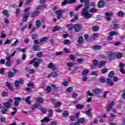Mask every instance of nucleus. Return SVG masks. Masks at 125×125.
<instances>
[{
    "instance_id": "f257e3e1",
    "label": "nucleus",
    "mask_w": 125,
    "mask_h": 125,
    "mask_svg": "<svg viewBox=\"0 0 125 125\" xmlns=\"http://www.w3.org/2000/svg\"><path fill=\"white\" fill-rule=\"evenodd\" d=\"M88 8H89V1L85 3V7L83 9L82 15L83 16L85 19H90L92 17V15L88 13Z\"/></svg>"
},
{
    "instance_id": "f03ea898",
    "label": "nucleus",
    "mask_w": 125,
    "mask_h": 125,
    "mask_svg": "<svg viewBox=\"0 0 125 125\" xmlns=\"http://www.w3.org/2000/svg\"><path fill=\"white\" fill-rule=\"evenodd\" d=\"M24 83V80L21 79L20 80H16L15 81L14 85L16 86L17 89H19L20 88V86L19 84H23Z\"/></svg>"
},
{
    "instance_id": "7ed1b4c3",
    "label": "nucleus",
    "mask_w": 125,
    "mask_h": 125,
    "mask_svg": "<svg viewBox=\"0 0 125 125\" xmlns=\"http://www.w3.org/2000/svg\"><path fill=\"white\" fill-rule=\"evenodd\" d=\"M107 3L104 0H101L98 3V7L99 8H103V7L106 6Z\"/></svg>"
},
{
    "instance_id": "20e7f679",
    "label": "nucleus",
    "mask_w": 125,
    "mask_h": 125,
    "mask_svg": "<svg viewBox=\"0 0 125 125\" xmlns=\"http://www.w3.org/2000/svg\"><path fill=\"white\" fill-rule=\"evenodd\" d=\"M74 30L75 32H80V31H82V29L83 28V26L79 24H75L74 25Z\"/></svg>"
},
{
    "instance_id": "39448f33",
    "label": "nucleus",
    "mask_w": 125,
    "mask_h": 125,
    "mask_svg": "<svg viewBox=\"0 0 125 125\" xmlns=\"http://www.w3.org/2000/svg\"><path fill=\"white\" fill-rule=\"evenodd\" d=\"M42 62V59H38L37 62H35L33 64L34 68H39L40 67V64Z\"/></svg>"
},
{
    "instance_id": "423d86ee",
    "label": "nucleus",
    "mask_w": 125,
    "mask_h": 125,
    "mask_svg": "<svg viewBox=\"0 0 125 125\" xmlns=\"http://www.w3.org/2000/svg\"><path fill=\"white\" fill-rule=\"evenodd\" d=\"M14 100H15L14 102V104L16 107H18L19 106L20 102L21 101V97H17L15 98Z\"/></svg>"
},
{
    "instance_id": "0eeeda50",
    "label": "nucleus",
    "mask_w": 125,
    "mask_h": 125,
    "mask_svg": "<svg viewBox=\"0 0 125 125\" xmlns=\"http://www.w3.org/2000/svg\"><path fill=\"white\" fill-rule=\"evenodd\" d=\"M114 105H115V102L112 101L109 103L108 106L106 107V111L107 112H109L113 107H114Z\"/></svg>"
},
{
    "instance_id": "6e6552de",
    "label": "nucleus",
    "mask_w": 125,
    "mask_h": 125,
    "mask_svg": "<svg viewBox=\"0 0 125 125\" xmlns=\"http://www.w3.org/2000/svg\"><path fill=\"white\" fill-rule=\"evenodd\" d=\"M106 53L110 60H112V57H114V55H116V53L114 51H108Z\"/></svg>"
},
{
    "instance_id": "1a4fd4ad",
    "label": "nucleus",
    "mask_w": 125,
    "mask_h": 125,
    "mask_svg": "<svg viewBox=\"0 0 125 125\" xmlns=\"http://www.w3.org/2000/svg\"><path fill=\"white\" fill-rule=\"evenodd\" d=\"M62 13H63V10H59L56 12V14L57 16V19H61L62 18Z\"/></svg>"
},
{
    "instance_id": "9d476101",
    "label": "nucleus",
    "mask_w": 125,
    "mask_h": 125,
    "mask_svg": "<svg viewBox=\"0 0 125 125\" xmlns=\"http://www.w3.org/2000/svg\"><path fill=\"white\" fill-rule=\"evenodd\" d=\"M47 7V4H44L42 5H39L37 6V10H42V9H44V8H46Z\"/></svg>"
},
{
    "instance_id": "9b49d317",
    "label": "nucleus",
    "mask_w": 125,
    "mask_h": 125,
    "mask_svg": "<svg viewBox=\"0 0 125 125\" xmlns=\"http://www.w3.org/2000/svg\"><path fill=\"white\" fill-rule=\"evenodd\" d=\"M29 13H25L23 16L22 17V21L23 22H27L28 21V19H29Z\"/></svg>"
},
{
    "instance_id": "f8f14e48",
    "label": "nucleus",
    "mask_w": 125,
    "mask_h": 125,
    "mask_svg": "<svg viewBox=\"0 0 125 125\" xmlns=\"http://www.w3.org/2000/svg\"><path fill=\"white\" fill-rule=\"evenodd\" d=\"M47 67L49 69H52V70H56L57 69L56 66L54 65V63L53 62L49 63Z\"/></svg>"
},
{
    "instance_id": "ddd939ff",
    "label": "nucleus",
    "mask_w": 125,
    "mask_h": 125,
    "mask_svg": "<svg viewBox=\"0 0 125 125\" xmlns=\"http://www.w3.org/2000/svg\"><path fill=\"white\" fill-rule=\"evenodd\" d=\"M112 15V13H105V16H106L105 17V19L106 21H110L111 20V18L109 17V16H111Z\"/></svg>"
},
{
    "instance_id": "4468645a",
    "label": "nucleus",
    "mask_w": 125,
    "mask_h": 125,
    "mask_svg": "<svg viewBox=\"0 0 125 125\" xmlns=\"http://www.w3.org/2000/svg\"><path fill=\"white\" fill-rule=\"evenodd\" d=\"M6 59H7V62H6V64L8 67H10V65L12 63V62H11V60H10V58L9 57L6 58Z\"/></svg>"
},
{
    "instance_id": "2eb2a0df",
    "label": "nucleus",
    "mask_w": 125,
    "mask_h": 125,
    "mask_svg": "<svg viewBox=\"0 0 125 125\" xmlns=\"http://www.w3.org/2000/svg\"><path fill=\"white\" fill-rule=\"evenodd\" d=\"M6 86L8 87L9 89H10V90H12V91L13 90V86H12L11 83H10L9 82H6Z\"/></svg>"
},
{
    "instance_id": "dca6fc26",
    "label": "nucleus",
    "mask_w": 125,
    "mask_h": 125,
    "mask_svg": "<svg viewBox=\"0 0 125 125\" xmlns=\"http://www.w3.org/2000/svg\"><path fill=\"white\" fill-rule=\"evenodd\" d=\"M39 14H40V11H35L34 12H33L31 14V17L34 18V17H36L37 16H38V15H39Z\"/></svg>"
},
{
    "instance_id": "f3484780",
    "label": "nucleus",
    "mask_w": 125,
    "mask_h": 125,
    "mask_svg": "<svg viewBox=\"0 0 125 125\" xmlns=\"http://www.w3.org/2000/svg\"><path fill=\"white\" fill-rule=\"evenodd\" d=\"M33 48L35 51H40V50H41V47H40V45H34L33 46Z\"/></svg>"
},
{
    "instance_id": "a211bd4d",
    "label": "nucleus",
    "mask_w": 125,
    "mask_h": 125,
    "mask_svg": "<svg viewBox=\"0 0 125 125\" xmlns=\"http://www.w3.org/2000/svg\"><path fill=\"white\" fill-rule=\"evenodd\" d=\"M101 91V89H99L98 88H96L93 90V92L95 94H99Z\"/></svg>"
},
{
    "instance_id": "6ab92c4d",
    "label": "nucleus",
    "mask_w": 125,
    "mask_h": 125,
    "mask_svg": "<svg viewBox=\"0 0 125 125\" xmlns=\"http://www.w3.org/2000/svg\"><path fill=\"white\" fill-rule=\"evenodd\" d=\"M105 64H106V62H105L104 61H101L99 62V64H98V67H99V68H101L103 67V66H105Z\"/></svg>"
},
{
    "instance_id": "aec40b11",
    "label": "nucleus",
    "mask_w": 125,
    "mask_h": 125,
    "mask_svg": "<svg viewBox=\"0 0 125 125\" xmlns=\"http://www.w3.org/2000/svg\"><path fill=\"white\" fill-rule=\"evenodd\" d=\"M44 56V53H43V52H38L36 55L37 57H38V58L43 57Z\"/></svg>"
},
{
    "instance_id": "412c9836",
    "label": "nucleus",
    "mask_w": 125,
    "mask_h": 125,
    "mask_svg": "<svg viewBox=\"0 0 125 125\" xmlns=\"http://www.w3.org/2000/svg\"><path fill=\"white\" fill-rule=\"evenodd\" d=\"M36 28H39L42 26V22L40 20H38L36 21Z\"/></svg>"
},
{
    "instance_id": "4be33fe9",
    "label": "nucleus",
    "mask_w": 125,
    "mask_h": 125,
    "mask_svg": "<svg viewBox=\"0 0 125 125\" xmlns=\"http://www.w3.org/2000/svg\"><path fill=\"white\" fill-rule=\"evenodd\" d=\"M91 111H92V109L91 108H89L87 110L85 111V114L87 115L88 117H92V115H91Z\"/></svg>"
},
{
    "instance_id": "5701e85b",
    "label": "nucleus",
    "mask_w": 125,
    "mask_h": 125,
    "mask_svg": "<svg viewBox=\"0 0 125 125\" xmlns=\"http://www.w3.org/2000/svg\"><path fill=\"white\" fill-rule=\"evenodd\" d=\"M106 83H108V84H109V85H110L111 86L114 85V83L113 82H112V80L109 79V78H107L106 79Z\"/></svg>"
},
{
    "instance_id": "b1692460",
    "label": "nucleus",
    "mask_w": 125,
    "mask_h": 125,
    "mask_svg": "<svg viewBox=\"0 0 125 125\" xmlns=\"http://www.w3.org/2000/svg\"><path fill=\"white\" fill-rule=\"evenodd\" d=\"M45 90L47 92V93H50V92H51V91L52 90V88H51V86H47Z\"/></svg>"
},
{
    "instance_id": "393cba45",
    "label": "nucleus",
    "mask_w": 125,
    "mask_h": 125,
    "mask_svg": "<svg viewBox=\"0 0 125 125\" xmlns=\"http://www.w3.org/2000/svg\"><path fill=\"white\" fill-rule=\"evenodd\" d=\"M2 14L6 17H9V13L6 10H3L2 12Z\"/></svg>"
},
{
    "instance_id": "a878e982",
    "label": "nucleus",
    "mask_w": 125,
    "mask_h": 125,
    "mask_svg": "<svg viewBox=\"0 0 125 125\" xmlns=\"http://www.w3.org/2000/svg\"><path fill=\"white\" fill-rule=\"evenodd\" d=\"M74 25L72 24H66V28H68L70 31L73 30L74 29Z\"/></svg>"
},
{
    "instance_id": "bb28decb",
    "label": "nucleus",
    "mask_w": 125,
    "mask_h": 125,
    "mask_svg": "<svg viewBox=\"0 0 125 125\" xmlns=\"http://www.w3.org/2000/svg\"><path fill=\"white\" fill-rule=\"evenodd\" d=\"M118 35H120L117 31H112L109 33V36H118Z\"/></svg>"
},
{
    "instance_id": "cd10ccee",
    "label": "nucleus",
    "mask_w": 125,
    "mask_h": 125,
    "mask_svg": "<svg viewBox=\"0 0 125 125\" xmlns=\"http://www.w3.org/2000/svg\"><path fill=\"white\" fill-rule=\"evenodd\" d=\"M0 112L3 114H5L6 113H7V108L3 107L1 108Z\"/></svg>"
},
{
    "instance_id": "c85d7f7f",
    "label": "nucleus",
    "mask_w": 125,
    "mask_h": 125,
    "mask_svg": "<svg viewBox=\"0 0 125 125\" xmlns=\"http://www.w3.org/2000/svg\"><path fill=\"white\" fill-rule=\"evenodd\" d=\"M120 28V24H114L112 27L113 30H118Z\"/></svg>"
},
{
    "instance_id": "c756f323",
    "label": "nucleus",
    "mask_w": 125,
    "mask_h": 125,
    "mask_svg": "<svg viewBox=\"0 0 125 125\" xmlns=\"http://www.w3.org/2000/svg\"><path fill=\"white\" fill-rule=\"evenodd\" d=\"M77 42L79 44L83 43V37L80 36L79 37Z\"/></svg>"
},
{
    "instance_id": "7c9ffc66",
    "label": "nucleus",
    "mask_w": 125,
    "mask_h": 125,
    "mask_svg": "<svg viewBox=\"0 0 125 125\" xmlns=\"http://www.w3.org/2000/svg\"><path fill=\"white\" fill-rule=\"evenodd\" d=\"M115 76V72L114 71H110L108 74V78H110L111 79V78H113Z\"/></svg>"
},
{
    "instance_id": "2f4dec72",
    "label": "nucleus",
    "mask_w": 125,
    "mask_h": 125,
    "mask_svg": "<svg viewBox=\"0 0 125 125\" xmlns=\"http://www.w3.org/2000/svg\"><path fill=\"white\" fill-rule=\"evenodd\" d=\"M36 101L37 102H39V103L42 104V103L43 102V98L42 97H38L37 98Z\"/></svg>"
},
{
    "instance_id": "473e14b6",
    "label": "nucleus",
    "mask_w": 125,
    "mask_h": 125,
    "mask_svg": "<svg viewBox=\"0 0 125 125\" xmlns=\"http://www.w3.org/2000/svg\"><path fill=\"white\" fill-rule=\"evenodd\" d=\"M48 39V38H47V37H45L40 39V42H47Z\"/></svg>"
},
{
    "instance_id": "72a5a7b5",
    "label": "nucleus",
    "mask_w": 125,
    "mask_h": 125,
    "mask_svg": "<svg viewBox=\"0 0 125 125\" xmlns=\"http://www.w3.org/2000/svg\"><path fill=\"white\" fill-rule=\"evenodd\" d=\"M62 29V27L59 26H56L54 27V29H53V32H56L57 31H59V30H61Z\"/></svg>"
},
{
    "instance_id": "f704fd0d",
    "label": "nucleus",
    "mask_w": 125,
    "mask_h": 125,
    "mask_svg": "<svg viewBox=\"0 0 125 125\" xmlns=\"http://www.w3.org/2000/svg\"><path fill=\"white\" fill-rule=\"evenodd\" d=\"M101 45H95L93 46V49L94 50H100V49H101Z\"/></svg>"
},
{
    "instance_id": "c9c22d12",
    "label": "nucleus",
    "mask_w": 125,
    "mask_h": 125,
    "mask_svg": "<svg viewBox=\"0 0 125 125\" xmlns=\"http://www.w3.org/2000/svg\"><path fill=\"white\" fill-rule=\"evenodd\" d=\"M3 105L6 108H10V107H11V104L8 102L4 103Z\"/></svg>"
},
{
    "instance_id": "e433bc0d",
    "label": "nucleus",
    "mask_w": 125,
    "mask_h": 125,
    "mask_svg": "<svg viewBox=\"0 0 125 125\" xmlns=\"http://www.w3.org/2000/svg\"><path fill=\"white\" fill-rule=\"evenodd\" d=\"M41 123H43L45 122L46 123H48L49 122V118L48 117H45L41 121Z\"/></svg>"
},
{
    "instance_id": "4c0bfd02",
    "label": "nucleus",
    "mask_w": 125,
    "mask_h": 125,
    "mask_svg": "<svg viewBox=\"0 0 125 125\" xmlns=\"http://www.w3.org/2000/svg\"><path fill=\"white\" fill-rule=\"evenodd\" d=\"M78 122L79 124H83L85 123V120L84 119V118H81L78 120Z\"/></svg>"
},
{
    "instance_id": "58836bf2",
    "label": "nucleus",
    "mask_w": 125,
    "mask_h": 125,
    "mask_svg": "<svg viewBox=\"0 0 125 125\" xmlns=\"http://www.w3.org/2000/svg\"><path fill=\"white\" fill-rule=\"evenodd\" d=\"M76 108L77 109H83V108H84V105H83V104H78L76 105Z\"/></svg>"
},
{
    "instance_id": "ea45409f",
    "label": "nucleus",
    "mask_w": 125,
    "mask_h": 125,
    "mask_svg": "<svg viewBox=\"0 0 125 125\" xmlns=\"http://www.w3.org/2000/svg\"><path fill=\"white\" fill-rule=\"evenodd\" d=\"M98 37H99V35H98V34L94 33L92 35V39L93 40H96V38H98Z\"/></svg>"
},
{
    "instance_id": "a19ab883",
    "label": "nucleus",
    "mask_w": 125,
    "mask_h": 125,
    "mask_svg": "<svg viewBox=\"0 0 125 125\" xmlns=\"http://www.w3.org/2000/svg\"><path fill=\"white\" fill-rule=\"evenodd\" d=\"M0 35H1V38L2 39H3L5 38V37H6V35H5V34L4 33V30H2L0 31Z\"/></svg>"
},
{
    "instance_id": "79ce46f5",
    "label": "nucleus",
    "mask_w": 125,
    "mask_h": 125,
    "mask_svg": "<svg viewBox=\"0 0 125 125\" xmlns=\"http://www.w3.org/2000/svg\"><path fill=\"white\" fill-rule=\"evenodd\" d=\"M68 67H74L75 66V63L73 62H69L66 64Z\"/></svg>"
},
{
    "instance_id": "37998d69",
    "label": "nucleus",
    "mask_w": 125,
    "mask_h": 125,
    "mask_svg": "<svg viewBox=\"0 0 125 125\" xmlns=\"http://www.w3.org/2000/svg\"><path fill=\"white\" fill-rule=\"evenodd\" d=\"M8 78H13V77H14V73L11 71H9L8 73Z\"/></svg>"
},
{
    "instance_id": "c03bdc74",
    "label": "nucleus",
    "mask_w": 125,
    "mask_h": 125,
    "mask_svg": "<svg viewBox=\"0 0 125 125\" xmlns=\"http://www.w3.org/2000/svg\"><path fill=\"white\" fill-rule=\"evenodd\" d=\"M31 97L28 96L26 98L25 102H27L28 104H31Z\"/></svg>"
},
{
    "instance_id": "a18cd8bd",
    "label": "nucleus",
    "mask_w": 125,
    "mask_h": 125,
    "mask_svg": "<svg viewBox=\"0 0 125 125\" xmlns=\"http://www.w3.org/2000/svg\"><path fill=\"white\" fill-rule=\"evenodd\" d=\"M92 30L94 32H98V31H99V27L97 26H94L93 27Z\"/></svg>"
},
{
    "instance_id": "49530a36",
    "label": "nucleus",
    "mask_w": 125,
    "mask_h": 125,
    "mask_svg": "<svg viewBox=\"0 0 125 125\" xmlns=\"http://www.w3.org/2000/svg\"><path fill=\"white\" fill-rule=\"evenodd\" d=\"M88 72H89V70L87 69L83 70L82 72L83 76H86L88 74Z\"/></svg>"
},
{
    "instance_id": "de8ad7c7",
    "label": "nucleus",
    "mask_w": 125,
    "mask_h": 125,
    "mask_svg": "<svg viewBox=\"0 0 125 125\" xmlns=\"http://www.w3.org/2000/svg\"><path fill=\"white\" fill-rule=\"evenodd\" d=\"M40 111L43 113V114H45L46 112V108H44L43 107H42L40 108Z\"/></svg>"
},
{
    "instance_id": "09e8293b",
    "label": "nucleus",
    "mask_w": 125,
    "mask_h": 125,
    "mask_svg": "<svg viewBox=\"0 0 125 125\" xmlns=\"http://www.w3.org/2000/svg\"><path fill=\"white\" fill-rule=\"evenodd\" d=\"M0 122H1V123H5V122H6V118L0 116Z\"/></svg>"
},
{
    "instance_id": "8fccbe9b",
    "label": "nucleus",
    "mask_w": 125,
    "mask_h": 125,
    "mask_svg": "<svg viewBox=\"0 0 125 125\" xmlns=\"http://www.w3.org/2000/svg\"><path fill=\"white\" fill-rule=\"evenodd\" d=\"M89 12L91 13H96V12H97V9L95 8H92L89 10Z\"/></svg>"
},
{
    "instance_id": "3c124183",
    "label": "nucleus",
    "mask_w": 125,
    "mask_h": 125,
    "mask_svg": "<svg viewBox=\"0 0 125 125\" xmlns=\"http://www.w3.org/2000/svg\"><path fill=\"white\" fill-rule=\"evenodd\" d=\"M62 115L64 117H68L69 116V112L68 111H64L62 113Z\"/></svg>"
},
{
    "instance_id": "603ef678",
    "label": "nucleus",
    "mask_w": 125,
    "mask_h": 125,
    "mask_svg": "<svg viewBox=\"0 0 125 125\" xmlns=\"http://www.w3.org/2000/svg\"><path fill=\"white\" fill-rule=\"evenodd\" d=\"M33 107L35 108H39V107H41V104H40L39 103H36L33 105Z\"/></svg>"
},
{
    "instance_id": "864d4df0",
    "label": "nucleus",
    "mask_w": 125,
    "mask_h": 125,
    "mask_svg": "<svg viewBox=\"0 0 125 125\" xmlns=\"http://www.w3.org/2000/svg\"><path fill=\"white\" fill-rule=\"evenodd\" d=\"M71 96L73 98H77V97H78V95L77 93L74 92V93H71Z\"/></svg>"
},
{
    "instance_id": "5fc2aeb1",
    "label": "nucleus",
    "mask_w": 125,
    "mask_h": 125,
    "mask_svg": "<svg viewBox=\"0 0 125 125\" xmlns=\"http://www.w3.org/2000/svg\"><path fill=\"white\" fill-rule=\"evenodd\" d=\"M15 13H16V15H20V14L21 13V9L19 8L17 9Z\"/></svg>"
},
{
    "instance_id": "6e6d98bb",
    "label": "nucleus",
    "mask_w": 125,
    "mask_h": 125,
    "mask_svg": "<svg viewBox=\"0 0 125 125\" xmlns=\"http://www.w3.org/2000/svg\"><path fill=\"white\" fill-rule=\"evenodd\" d=\"M118 16H119V17H123V16H124V15H125V14L124 13V12L123 11H119L118 13Z\"/></svg>"
},
{
    "instance_id": "4d7b16f0",
    "label": "nucleus",
    "mask_w": 125,
    "mask_h": 125,
    "mask_svg": "<svg viewBox=\"0 0 125 125\" xmlns=\"http://www.w3.org/2000/svg\"><path fill=\"white\" fill-rule=\"evenodd\" d=\"M82 7H83V4H80L77 7H76L75 10L78 11L80 9L82 8Z\"/></svg>"
},
{
    "instance_id": "13d9d810",
    "label": "nucleus",
    "mask_w": 125,
    "mask_h": 125,
    "mask_svg": "<svg viewBox=\"0 0 125 125\" xmlns=\"http://www.w3.org/2000/svg\"><path fill=\"white\" fill-rule=\"evenodd\" d=\"M52 76L53 77V78H56V77H57L58 74L57 73V72H55V71H54L53 72H52Z\"/></svg>"
},
{
    "instance_id": "bf43d9fd",
    "label": "nucleus",
    "mask_w": 125,
    "mask_h": 125,
    "mask_svg": "<svg viewBox=\"0 0 125 125\" xmlns=\"http://www.w3.org/2000/svg\"><path fill=\"white\" fill-rule=\"evenodd\" d=\"M99 62H98V61L97 60H94L93 61V63L94 65H95L96 66H98V64H99Z\"/></svg>"
},
{
    "instance_id": "052dcab7",
    "label": "nucleus",
    "mask_w": 125,
    "mask_h": 125,
    "mask_svg": "<svg viewBox=\"0 0 125 125\" xmlns=\"http://www.w3.org/2000/svg\"><path fill=\"white\" fill-rule=\"evenodd\" d=\"M116 57H117L118 58H122L123 57V53H118L116 54Z\"/></svg>"
},
{
    "instance_id": "680f3d73",
    "label": "nucleus",
    "mask_w": 125,
    "mask_h": 125,
    "mask_svg": "<svg viewBox=\"0 0 125 125\" xmlns=\"http://www.w3.org/2000/svg\"><path fill=\"white\" fill-rule=\"evenodd\" d=\"M1 95L3 96V97H6V96H8V93L5 91H3Z\"/></svg>"
},
{
    "instance_id": "e2e57ef3",
    "label": "nucleus",
    "mask_w": 125,
    "mask_h": 125,
    "mask_svg": "<svg viewBox=\"0 0 125 125\" xmlns=\"http://www.w3.org/2000/svg\"><path fill=\"white\" fill-rule=\"evenodd\" d=\"M73 87H68L67 89H66V91L67 92L70 93V92H72V91H73Z\"/></svg>"
},
{
    "instance_id": "0e129e2a",
    "label": "nucleus",
    "mask_w": 125,
    "mask_h": 125,
    "mask_svg": "<svg viewBox=\"0 0 125 125\" xmlns=\"http://www.w3.org/2000/svg\"><path fill=\"white\" fill-rule=\"evenodd\" d=\"M101 72H102V74H105V73H107V72H108V69L103 68L101 69Z\"/></svg>"
},
{
    "instance_id": "69168bd1",
    "label": "nucleus",
    "mask_w": 125,
    "mask_h": 125,
    "mask_svg": "<svg viewBox=\"0 0 125 125\" xmlns=\"http://www.w3.org/2000/svg\"><path fill=\"white\" fill-rule=\"evenodd\" d=\"M62 104L60 102H58L56 104V105L54 106V108H58V107H60L61 106Z\"/></svg>"
},
{
    "instance_id": "338daca9",
    "label": "nucleus",
    "mask_w": 125,
    "mask_h": 125,
    "mask_svg": "<svg viewBox=\"0 0 125 125\" xmlns=\"http://www.w3.org/2000/svg\"><path fill=\"white\" fill-rule=\"evenodd\" d=\"M63 43L64 44H70V43H71V42H70L69 40H65L63 41Z\"/></svg>"
},
{
    "instance_id": "774afa93",
    "label": "nucleus",
    "mask_w": 125,
    "mask_h": 125,
    "mask_svg": "<svg viewBox=\"0 0 125 125\" xmlns=\"http://www.w3.org/2000/svg\"><path fill=\"white\" fill-rule=\"evenodd\" d=\"M49 112V114H48V117H51L52 116V114H53V110L52 109H50L48 111Z\"/></svg>"
}]
</instances>
